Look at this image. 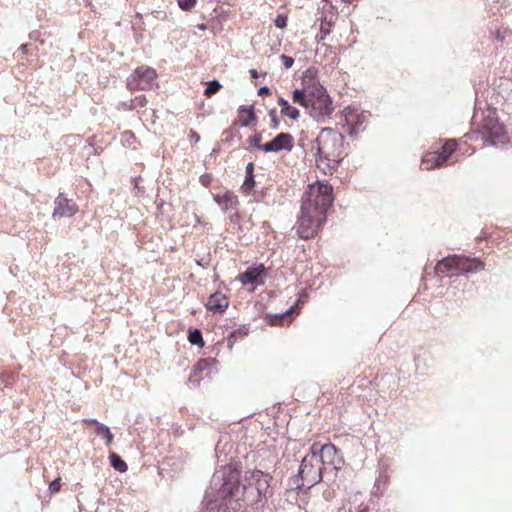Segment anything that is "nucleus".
Listing matches in <instances>:
<instances>
[{
	"mask_svg": "<svg viewBox=\"0 0 512 512\" xmlns=\"http://www.w3.org/2000/svg\"><path fill=\"white\" fill-rule=\"evenodd\" d=\"M253 172H254V163L253 162H249L246 165V176H245V179H244V182H243V185H242V189L246 193L251 191V189L255 185V180H254Z\"/></svg>",
	"mask_w": 512,
	"mask_h": 512,
	"instance_id": "412c9836",
	"label": "nucleus"
},
{
	"mask_svg": "<svg viewBox=\"0 0 512 512\" xmlns=\"http://www.w3.org/2000/svg\"><path fill=\"white\" fill-rule=\"evenodd\" d=\"M292 307L290 309H288L286 312L284 313H281V314H277L275 315L271 320H270V324L271 325H278L280 323H282L286 318H287V315L290 311H292Z\"/></svg>",
	"mask_w": 512,
	"mask_h": 512,
	"instance_id": "a878e982",
	"label": "nucleus"
},
{
	"mask_svg": "<svg viewBox=\"0 0 512 512\" xmlns=\"http://www.w3.org/2000/svg\"><path fill=\"white\" fill-rule=\"evenodd\" d=\"M53 217H71L78 211L76 204L60 193L54 201Z\"/></svg>",
	"mask_w": 512,
	"mask_h": 512,
	"instance_id": "9b49d317",
	"label": "nucleus"
},
{
	"mask_svg": "<svg viewBox=\"0 0 512 512\" xmlns=\"http://www.w3.org/2000/svg\"><path fill=\"white\" fill-rule=\"evenodd\" d=\"M362 123H363V120H361V119H358L356 121L355 125L349 130V135L351 137H353L354 135H356L359 132L360 126L362 125Z\"/></svg>",
	"mask_w": 512,
	"mask_h": 512,
	"instance_id": "72a5a7b5",
	"label": "nucleus"
},
{
	"mask_svg": "<svg viewBox=\"0 0 512 512\" xmlns=\"http://www.w3.org/2000/svg\"><path fill=\"white\" fill-rule=\"evenodd\" d=\"M87 423L95 424L94 433L106 440V445L110 446L113 442V434L111 433L109 427L103 423L96 421L95 419L85 420Z\"/></svg>",
	"mask_w": 512,
	"mask_h": 512,
	"instance_id": "f3484780",
	"label": "nucleus"
},
{
	"mask_svg": "<svg viewBox=\"0 0 512 512\" xmlns=\"http://www.w3.org/2000/svg\"><path fill=\"white\" fill-rule=\"evenodd\" d=\"M206 307L213 312L222 313L228 307V299L224 294L216 292L210 295Z\"/></svg>",
	"mask_w": 512,
	"mask_h": 512,
	"instance_id": "2eb2a0df",
	"label": "nucleus"
},
{
	"mask_svg": "<svg viewBox=\"0 0 512 512\" xmlns=\"http://www.w3.org/2000/svg\"><path fill=\"white\" fill-rule=\"evenodd\" d=\"M26 48H27V45H25V44L21 46V49H22L23 51H24Z\"/></svg>",
	"mask_w": 512,
	"mask_h": 512,
	"instance_id": "c03bdc74",
	"label": "nucleus"
},
{
	"mask_svg": "<svg viewBox=\"0 0 512 512\" xmlns=\"http://www.w3.org/2000/svg\"><path fill=\"white\" fill-rule=\"evenodd\" d=\"M269 116L272 121V128L277 129L279 127V120L277 118V112L275 109H272L269 111Z\"/></svg>",
	"mask_w": 512,
	"mask_h": 512,
	"instance_id": "7c9ffc66",
	"label": "nucleus"
},
{
	"mask_svg": "<svg viewBox=\"0 0 512 512\" xmlns=\"http://www.w3.org/2000/svg\"><path fill=\"white\" fill-rule=\"evenodd\" d=\"M214 200L224 211L235 208L238 204L237 196L231 192H227L224 195H215Z\"/></svg>",
	"mask_w": 512,
	"mask_h": 512,
	"instance_id": "dca6fc26",
	"label": "nucleus"
},
{
	"mask_svg": "<svg viewBox=\"0 0 512 512\" xmlns=\"http://www.w3.org/2000/svg\"><path fill=\"white\" fill-rule=\"evenodd\" d=\"M456 145L455 140H447L442 146L440 152L429 153L424 156L422 159V165H425V169L427 170L444 165L456 150Z\"/></svg>",
	"mask_w": 512,
	"mask_h": 512,
	"instance_id": "6e6552de",
	"label": "nucleus"
},
{
	"mask_svg": "<svg viewBox=\"0 0 512 512\" xmlns=\"http://www.w3.org/2000/svg\"><path fill=\"white\" fill-rule=\"evenodd\" d=\"M156 71L150 67L137 68L128 79L127 86L130 90H148L155 85Z\"/></svg>",
	"mask_w": 512,
	"mask_h": 512,
	"instance_id": "423d86ee",
	"label": "nucleus"
},
{
	"mask_svg": "<svg viewBox=\"0 0 512 512\" xmlns=\"http://www.w3.org/2000/svg\"><path fill=\"white\" fill-rule=\"evenodd\" d=\"M135 101H136L135 107H137V106L144 107L147 103V100L144 95H140V96L136 97Z\"/></svg>",
	"mask_w": 512,
	"mask_h": 512,
	"instance_id": "c9c22d12",
	"label": "nucleus"
},
{
	"mask_svg": "<svg viewBox=\"0 0 512 512\" xmlns=\"http://www.w3.org/2000/svg\"><path fill=\"white\" fill-rule=\"evenodd\" d=\"M109 460H110L111 466L115 470H117L121 473L127 471L128 466H127L126 462L118 454H116L114 452L110 453Z\"/></svg>",
	"mask_w": 512,
	"mask_h": 512,
	"instance_id": "5701e85b",
	"label": "nucleus"
},
{
	"mask_svg": "<svg viewBox=\"0 0 512 512\" xmlns=\"http://www.w3.org/2000/svg\"><path fill=\"white\" fill-rule=\"evenodd\" d=\"M269 93H270V89L267 86H263V87L259 88V90H258L259 95H265V94H269Z\"/></svg>",
	"mask_w": 512,
	"mask_h": 512,
	"instance_id": "4c0bfd02",
	"label": "nucleus"
},
{
	"mask_svg": "<svg viewBox=\"0 0 512 512\" xmlns=\"http://www.w3.org/2000/svg\"><path fill=\"white\" fill-rule=\"evenodd\" d=\"M241 484V472L228 464L217 470L205 491L208 512H237L245 505L256 504L270 494L272 476L258 469L248 470Z\"/></svg>",
	"mask_w": 512,
	"mask_h": 512,
	"instance_id": "f257e3e1",
	"label": "nucleus"
},
{
	"mask_svg": "<svg viewBox=\"0 0 512 512\" xmlns=\"http://www.w3.org/2000/svg\"><path fill=\"white\" fill-rule=\"evenodd\" d=\"M61 488V484H60V479H54L50 485H49V489L52 493H56L60 490Z\"/></svg>",
	"mask_w": 512,
	"mask_h": 512,
	"instance_id": "f704fd0d",
	"label": "nucleus"
},
{
	"mask_svg": "<svg viewBox=\"0 0 512 512\" xmlns=\"http://www.w3.org/2000/svg\"><path fill=\"white\" fill-rule=\"evenodd\" d=\"M294 147V138L290 133L281 132L277 134L271 141L266 142L261 146V150L269 152H279L286 150L290 152Z\"/></svg>",
	"mask_w": 512,
	"mask_h": 512,
	"instance_id": "1a4fd4ad",
	"label": "nucleus"
},
{
	"mask_svg": "<svg viewBox=\"0 0 512 512\" xmlns=\"http://www.w3.org/2000/svg\"><path fill=\"white\" fill-rule=\"evenodd\" d=\"M293 102L298 103L307 110L310 108V98H308L306 88L293 91Z\"/></svg>",
	"mask_w": 512,
	"mask_h": 512,
	"instance_id": "4be33fe9",
	"label": "nucleus"
},
{
	"mask_svg": "<svg viewBox=\"0 0 512 512\" xmlns=\"http://www.w3.org/2000/svg\"><path fill=\"white\" fill-rule=\"evenodd\" d=\"M249 72H250V75H251L252 78H257L258 77L257 70L251 69Z\"/></svg>",
	"mask_w": 512,
	"mask_h": 512,
	"instance_id": "ea45409f",
	"label": "nucleus"
},
{
	"mask_svg": "<svg viewBox=\"0 0 512 512\" xmlns=\"http://www.w3.org/2000/svg\"><path fill=\"white\" fill-rule=\"evenodd\" d=\"M305 88L308 94V98H310V103L328 95L326 89L318 82H313L307 85Z\"/></svg>",
	"mask_w": 512,
	"mask_h": 512,
	"instance_id": "a211bd4d",
	"label": "nucleus"
},
{
	"mask_svg": "<svg viewBox=\"0 0 512 512\" xmlns=\"http://www.w3.org/2000/svg\"><path fill=\"white\" fill-rule=\"evenodd\" d=\"M243 337V334H241L240 331H234L232 332L228 338H227V348L228 349H232L233 348V343L238 339V338H242Z\"/></svg>",
	"mask_w": 512,
	"mask_h": 512,
	"instance_id": "bb28decb",
	"label": "nucleus"
},
{
	"mask_svg": "<svg viewBox=\"0 0 512 512\" xmlns=\"http://www.w3.org/2000/svg\"><path fill=\"white\" fill-rule=\"evenodd\" d=\"M281 61L283 62V65L285 68H291L294 64V59L290 56L282 54L280 56Z\"/></svg>",
	"mask_w": 512,
	"mask_h": 512,
	"instance_id": "473e14b6",
	"label": "nucleus"
},
{
	"mask_svg": "<svg viewBox=\"0 0 512 512\" xmlns=\"http://www.w3.org/2000/svg\"><path fill=\"white\" fill-rule=\"evenodd\" d=\"M484 269V264L476 259H470L464 256L457 255V273L467 274L475 273Z\"/></svg>",
	"mask_w": 512,
	"mask_h": 512,
	"instance_id": "ddd939ff",
	"label": "nucleus"
},
{
	"mask_svg": "<svg viewBox=\"0 0 512 512\" xmlns=\"http://www.w3.org/2000/svg\"><path fill=\"white\" fill-rule=\"evenodd\" d=\"M324 468L319 462L316 452H310L301 461L298 475L302 480V486L311 487L319 483L323 477Z\"/></svg>",
	"mask_w": 512,
	"mask_h": 512,
	"instance_id": "20e7f679",
	"label": "nucleus"
},
{
	"mask_svg": "<svg viewBox=\"0 0 512 512\" xmlns=\"http://www.w3.org/2000/svg\"><path fill=\"white\" fill-rule=\"evenodd\" d=\"M200 182L202 183L203 186H208L209 183H210V178L209 176L207 175H203L200 177Z\"/></svg>",
	"mask_w": 512,
	"mask_h": 512,
	"instance_id": "e433bc0d",
	"label": "nucleus"
},
{
	"mask_svg": "<svg viewBox=\"0 0 512 512\" xmlns=\"http://www.w3.org/2000/svg\"><path fill=\"white\" fill-rule=\"evenodd\" d=\"M482 129L485 141L490 145L496 146L498 144H504L507 141L503 125L494 117L485 118Z\"/></svg>",
	"mask_w": 512,
	"mask_h": 512,
	"instance_id": "0eeeda50",
	"label": "nucleus"
},
{
	"mask_svg": "<svg viewBox=\"0 0 512 512\" xmlns=\"http://www.w3.org/2000/svg\"><path fill=\"white\" fill-rule=\"evenodd\" d=\"M332 186L327 182L310 185L302 197L297 234L302 239L314 237L326 222V212L333 202Z\"/></svg>",
	"mask_w": 512,
	"mask_h": 512,
	"instance_id": "f03ea898",
	"label": "nucleus"
},
{
	"mask_svg": "<svg viewBox=\"0 0 512 512\" xmlns=\"http://www.w3.org/2000/svg\"><path fill=\"white\" fill-rule=\"evenodd\" d=\"M310 450L316 452V456L324 470H337L340 468L342 460L338 455V450L335 445L329 443L321 446L315 443L311 446Z\"/></svg>",
	"mask_w": 512,
	"mask_h": 512,
	"instance_id": "39448f33",
	"label": "nucleus"
},
{
	"mask_svg": "<svg viewBox=\"0 0 512 512\" xmlns=\"http://www.w3.org/2000/svg\"><path fill=\"white\" fill-rule=\"evenodd\" d=\"M308 111L310 116L317 122L324 121L325 117L329 116L333 112L329 95L311 102Z\"/></svg>",
	"mask_w": 512,
	"mask_h": 512,
	"instance_id": "9d476101",
	"label": "nucleus"
},
{
	"mask_svg": "<svg viewBox=\"0 0 512 512\" xmlns=\"http://www.w3.org/2000/svg\"><path fill=\"white\" fill-rule=\"evenodd\" d=\"M338 512H347V506L343 505V507L340 508Z\"/></svg>",
	"mask_w": 512,
	"mask_h": 512,
	"instance_id": "79ce46f5",
	"label": "nucleus"
},
{
	"mask_svg": "<svg viewBox=\"0 0 512 512\" xmlns=\"http://www.w3.org/2000/svg\"><path fill=\"white\" fill-rule=\"evenodd\" d=\"M192 137L193 139H195L196 141H198L200 139L199 135L195 132H192Z\"/></svg>",
	"mask_w": 512,
	"mask_h": 512,
	"instance_id": "a19ab883",
	"label": "nucleus"
},
{
	"mask_svg": "<svg viewBox=\"0 0 512 512\" xmlns=\"http://www.w3.org/2000/svg\"><path fill=\"white\" fill-rule=\"evenodd\" d=\"M266 268L263 264L255 265L247 268L239 276V280L243 285L248 284H263Z\"/></svg>",
	"mask_w": 512,
	"mask_h": 512,
	"instance_id": "f8f14e48",
	"label": "nucleus"
},
{
	"mask_svg": "<svg viewBox=\"0 0 512 512\" xmlns=\"http://www.w3.org/2000/svg\"><path fill=\"white\" fill-rule=\"evenodd\" d=\"M199 28H200L201 30H204V29H205V25H204V24H202V25H200V26H199Z\"/></svg>",
	"mask_w": 512,
	"mask_h": 512,
	"instance_id": "37998d69",
	"label": "nucleus"
},
{
	"mask_svg": "<svg viewBox=\"0 0 512 512\" xmlns=\"http://www.w3.org/2000/svg\"><path fill=\"white\" fill-rule=\"evenodd\" d=\"M177 2L182 10L189 11L194 7L196 0H177Z\"/></svg>",
	"mask_w": 512,
	"mask_h": 512,
	"instance_id": "cd10ccee",
	"label": "nucleus"
},
{
	"mask_svg": "<svg viewBox=\"0 0 512 512\" xmlns=\"http://www.w3.org/2000/svg\"><path fill=\"white\" fill-rule=\"evenodd\" d=\"M274 24L278 28H285L287 26V16L283 14L278 15L274 20Z\"/></svg>",
	"mask_w": 512,
	"mask_h": 512,
	"instance_id": "c756f323",
	"label": "nucleus"
},
{
	"mask_svg": "<svg viewBox=\"0 0 512 512\" xmlns=\"http://www.w3.org/2000/svg\"><path fill=\"white\" fill-rule=\"evenodd\" d=\"M437 274H443L449 277L458 275L457 273V255L448 256L439 261L435 267Z\"/></svg>",
	"mask_w": 512,
	"mask_h": 512,
	"instance_id": "4468645a",
	"label": "nucleus"
},
{
	"mask_svg": "<svg viewBox=\"0 0 512 512\" xmlns=\"http://www.w3.org/2000/svg\"><path fill=\"white\" fill-rule=\"evenodd\" d=\"M208 366V362L205 359H202L198 361L197 365L194 368V375H196L198 372H202L205 370Z\"/></svg>",
	"mask_w": 512,
	"mask_h": 512,
	"instance_id": "2f4dec72",
	"label": "nucleus"
},
{
	"mask_svg": "<svg viewBox=\"0 0 512 512\" xmlns=\"http://www.w3.org/2000/svg\"><path fill=\"white\" fill-rule=\"evenodd\" d=\"M344 136L332 128H323L312 142L311 150L316 151L318 167L332 173L343 157Z\"/></svg>",
	"mask_w": 512,
	"mask_h": 512,
	"instance_id": "7ed1b4c3",
	"label": "nucleus"
},
{
	"mask_svg": "<svg viewBox=\"0 0 512 512\" xmlns=\"http://www.w3.org/2000/svg\"><path fill=\"white\" fill-rule=\"evenodd\" d=\"M239 114H240V125L242 127H248L252 124L253 121L256 120V116L254 113V107L252 105L249 107L240 106Z\"/></svg>",
	"mask_w": 512,
	"mask_h": 512,
	"instance_id": "6ab92c4d",
	"label": "nucleus"
},
{
	"mask_svg": "<svg viewBox=\"0 0 512 512\" xmlns=\"http://www.w3.org/2000/svg\"><path fill=\"white\" fill-rule=\"evenodd\" d=\"M278 104L282 107L281 114L292 120H298L300 112L297 108L291 106L283 97L278 98Z\"/></svg>",
	"mask_w": 512,
	"mask_h": 512,
	"instance_id": "aec40b11",
	"label": "nucleus"
},
{
	"mask_svg": "<svg viewBox=\"0 0 512 512\" xmlns=\"http://www.w3.org/2000/svg\"><path fill=\"white\" fill-rule=\"evenodd\" d=\"M222 85L221 83L214 79L206 82V88L204 90V95L206 97H211L212 95L216 94L220 89Z\"/></svg>",
	"mask_w": 512,
	"mask_h": 512,
	"instance_id": "393cba45",
	"label": "nucleus"
},
{
	"mask_svg": "<svg viewBox=\"0 0 512 512\" xmlns=\"http://www.w3.org/2000/svg\"><path fill=\"white\" fill-rule=\"evenodd\" d=\"M261 139H262L261 134H260V133H257V134H255L254 136H252V137L248 138V140H247V141H248V143H249L250 145L255 146V147H257L258 149H260V150H261V146L263 145V144H261V143H260V142H261Z\"/></svg>",
	"mask_w": 512,
	"mask_h": 512,
	"instance_id": "c85d7f7f",
	"label": "nucleus"
},
{
	"mask_svg": "<svg viewBox=\"0 0 512 512\" xmlns=\"http://www.w3.org/2000/svg\"><path fill=\"white\" fill-rule=\"evenodd\" d=\"M346 506H347V512H366L365 510L358 511L356 507L353 509V507L350 503H348Z\"/></svg>",
	"mask_w": 512,
	"mask_h": 512,
	"instance_id": "58836bf2",
	"label": "nucleus"
},
{
	"mask_svg": "<svg viewBox=\"0 0 512 512\" xmlns=\"http://www.w3.org/2000/svg\"><path fill=\"white\" fill-rule=\"evenodd\" d=\"M188 340L191 344L197 345L199 348L204 347L202 333L199 329L191 330L188 334Z\"/></svg>",
	"mask_w": 512,
	"mask_h": 512,
	"instance_id": "b1692460",
	"label": "nucleus"
}]
</instances>
